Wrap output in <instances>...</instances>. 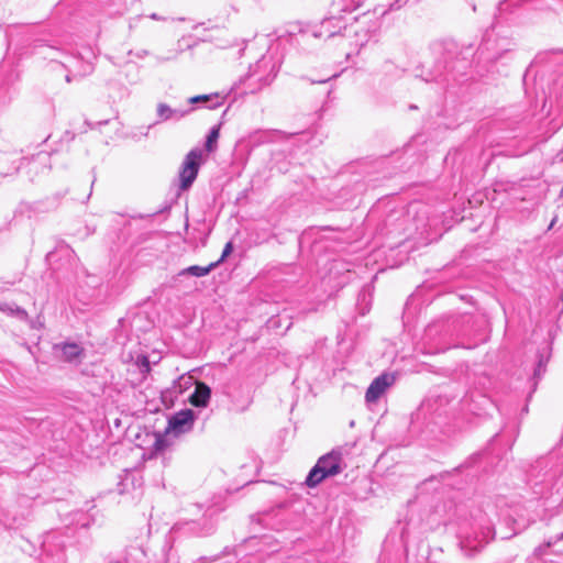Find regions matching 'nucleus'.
<instances>
[{
	"instance_id": "nucleus-31",
	"label": "nucleus",
	"mask_w": 563,
	"mask_h": 563,
	"mask_svg": "<svg viewBox=\"0 0 563 563\" xmlns=\"http://www.w3.org/2000/svg\"><path fill=\"white\" fill-rule=\"evenodd\" d=\"M563 539V533L561 534V537L559 538V540Z\"/></svg>"
},
{
	"instance_id": "nucleus-22",
	"label": "nucleus",
	"mask_w": 563,
	"mask_h": 563,
	"mask_svg": "<svg viewBox=\"0 0 563 563\" xmlns=\"http://www.w3.org/2000/svg\"><path fill=\"white\" fill-rule=\"evenodd\" d=\"M465 1L471 5L472 11H473L474 13H476V12H477L476 0H465Z\"/></svg>"
},
{
	"instance_id": "nucleus-26",
	"label": "nucleus",
	"mask_w": 563,
	"mask_h": 563,
	"mask_svg": "<svg viewBox=\"0 0 563 563\" xmlns=\"http://www.w3.org/2000/svg\"><path fill=\"white\" fill-rule=\"evenodd\" d=\"M150 18L153 20H161V18L156 13H152Z\"/></svg>"
},
{
	"instance_id": "nucleus-20",
	"label": "nucleus",
	"mask_w": 563,
	"mask_h": 563,
	"mask_svg": "<svg viewBox=\"0 0 563 563\" xmlns=\"http://www.w3.org/2000/svg\"><path fill=\"white\" fill-rule=\"evenodd\" d=\"M233 251V244L232 242H228L222 251L221 257L217 261L219 264L223 262Z\"/></svg>"
},
{
	"instance_id": "nucleus-8",
	"label": "nucleus",
	"mask_w": 563,
	"mask_h": 563,
	"mask_svg": "<svg viewBox=\"0 0 563 563\" xmlns=\"http://www.w3.org/2000/svg\"><path fill=\"white\" fill-rule=\"evenodd\" d=\"M179 529H183L185 532L191 533L196 537H206L211 534L216 525L210 517H203L201 520L188 521L184 523H178Z\"/></svg>"
},
{
	"instance_id": "nucleus-1",
	"label": "nucleus",
	"mask_w": 563,
	"mask_h": 563,
	"mask_svg": "<svg viewBox=\"0 0 563 563\" xmlns=\"http://www.w3.org/2000/svg\"><path fill=\"white\" fill-rule=\"evenodd\" d=\"M196 420V413L191 409H183L174 413L168 419V427L164 435L156 438L154 448L155 452H163L169 445L168 438L170 434L180 435L192 430Z\"/></svg>"
},
{
	"instance_id": "nucleus-12",
	"label": "nucleus",
	"mask_w": 563,
	"mask_h": 563,
	"mask_svg": "<svg viewBox=\"0 0 563 563\" xmlns=\"http://www.w3.org/2000/svg\"><path fill=\"white\" fill-rule=\"evenodd\" d=\"M219 265V262H214L209 264L208 266H199V265H192L189 267H186L179 272V276H195V277H202L207 276L212 269H214Z\"/></svg>"
},
{
	"instance_id": "nucleus-13",
	"label": "nucleus",
	"mask_w": 563,
	"mask_h": 563,
	"mask_svg": "<svg viewBox=\"0 0 563 563\" xmlns=\"http://www.w3.org/2000/svg\"><path fill=\"white\" fill-rule=\"evenodd\" d=\"M537 357H538V363H537V366L533 372V378L540 379L545 372L547 363L549 361L548 347L544 346V347L538 350Z\"/></svg>"
},
{
	"instance_id": "nucleus-25",
	"label": "nucleus",
	"mask_w": 563,
	"mask_h": 563,
	"mask_svg": "<svg viewBox=\"0 0 563 563\" xmlns=\"http://www.w3.org/2000/svg\"><path fill=\"white\" fill-rule=\"evenodd\" d=\"M143 366L145 367L146 371H150V364L146 357H143Z\"/></svg>"
},
{
	"instance_id": "nucleus-6",
	"label": "nucleus",
	"mask_w": 563,
	"mask_h": 563,
	"mask_svg": "<svg viewBox=\"0 0 563 563\" xmlns=\"http://www.w3.org/2000/svg\"><path fill=\"white\" fill-rule=\"evenodd\" d=\"M490 539H493V532L492 529L487 527L481 532V534H476L474 537L465 536L460 542L461 549L465 552L466 555L471 556L475 552L482 550Z\"/></svg>"
},
{
	"instance_id": "nucleus-5",
	"label": "nucleus",
	"mask_w": 563,
	"mask_h": 563,
	"mask_svg": "<svg viewBox=\"0 0 563 563\" xmlns=\"http://www.w3.org/2000/svg\"><path fill=\"white\" fill-rule=\"evenodd\" d=\"M202 159V151L200 148L191 150L185 157L179 170V188L188 190L197 178L199 167Z\"/></svg>"
},
{
	"instance_id": "nucleus-16",
	"label": "nucleus",
	"mask_w": 563,
	"mask_h": 563,
	"mask_svg": "<svg viewBox=\"0 0 563 563\" xmlns=\"http://www.w3.org/2000/svg\"><path fill=\"white\" fill-rule=\"evenodd\" d=\"M82 352V349L76 343H65L62 346V356L67 362L76 361Z\"/></svg>"
},
{
	"instance_id": "nucleus-28",
	"label": "nucleus",
	"mask_w": 563,
	"mask_h": 563,
	"mask_svg": "<svg viewBox=\"0 0 563 563\" xmlns=\"http://www.w3.org/2000/svg\"><path fill=\"white\" fill-rule=\"evenodd\" d=\"M278 132L277 131H273V132H267V136L271 139L272 136L276 135Z\"/></svg>"
},
{
	"instance_id": "nucleus-4",
	"label": "nucleus",
	"mask_w": 563,
	"mask_h": 563,
	"mask_svg": "<svg viewBox=\"0 0 563 563\" xmlns=\"http://www.w3.org/2000/svg\"><path fill=\"white\" fill-rule=\"evenodd\" d=\"M41 563H66L65 540L58 532L45 536L42 542Z\"/></svg>"
},
{
	"instance_id": "nucleus-3",
	"label": "nucleus",
	"mask_w": 563,
	"mask_h": 563,
	"mask_svg": "<svg viewBox=\"0 0 563 563\" xmlns=\"http://www.w3.org/2000/svg\"><path fill=\"white\" fill-rule=\"evenodd\" d=\"M278 71L277 63L272 56H262L250 66L247 79L258 84V89L272 84Z\"/></svg>"
},
{
	"instance_id": "nucleus-27",
	"label": "nucleus",
	"mask_w": 563,
	"mask_h": 563,
	"mask_svg": "<svg viewBox=\"0 0 563 563\" xmlns=\"http://www.w3.org/2000/svg\"><path fill=\"white\" fill-rule=\"evenodd\" d=\"M37 158H41L43 161H46L47 159V155L46 154H37Z\"/></svg>"
},
{
	"instance_id": "nucleus-7",
	"label": "nucleus",
	"mask_w": 563,
	"mask_h": 563,
	"mask_svg": "<svg viewBox=\"0 0 563 563\" xmlns=\"http://www.w3.org/2000/svg\"><path fill=\"white\" fill-rule=\"evenodd\" d=\"M393 374L384 373L376 377L366 390L365 399L367 402H375L385 393V390L395 383Z\"/></svg>"
},
{
	"instance_id": "nucleus-21",
	"label": "nucleus",
	"mask_w": 563,
	"mask_h": 563,
	"mask_svg": "<svg viewBox=\"0 0 563 563\" xmlns=\"http://www.w3.org/2000/svg\"><path fill=\"white\" fill-rule=\"evenodd\" d=\"M134 55L137 58H144L145 56L148 55V52L146 49H141V51L135 52Z\"/></svg>"
},
{
	"instance_id": "nucleus-23",
	"label": "nucleus",
	"mask_w": 563,
	"mask_h": 563,
	"mask_svg": "<svg viewBox=\"0 0 563 563\" xmlns=\"http://www.w3.org/2000/svg\"><path fill=\"white\" fill-rule=\"evenodd\" d=\"M558 1H559V3L556 5H548V8L553 9L555 11L562 9L563 8V0H558Z\"/></svg>"
},
{
	"instance_id": "nucleus-15",
	"label": "nucleus",
	"mask_w": 563,
	"mask_h": 563,
	"mask_svg": "<svg viewBox=\"0 0 563 563\" xmlns=\"http://www.w3.org/2000/svg\"><path fill=\"white\" fill-rule=\"evenodd\" d=\"M0 311L13 316L22 321H26L29 319L27 312L15 303L1 302Z\"/></svg>"
},
{
	"instance_id": "nucleus-2",
	"label": "nucleus",
	"mask_w": 563,
	"mask_h": 563,
	"mask_svg": "<svg viewBox=\"0 0 563 563\" xmlns=\"http://www.w3.org/2000/svg\"><path fill=\"white\" fill-rule=\"evenodd\" d=\"M342 470V454L339 451H331L319 457L316 465L310 470L306 484L309 487H314L327 477L340 474Z\"/></svg>"
},
{
	"instance_id": "nucleus-14",
	"label": "nucleus",
	"mask_w": 563,
	"mask_h": 563,
	"mask_svg": "<svg viewBox=\"0 0 563 563\" xmlns=\"http://www.w3.org/2000/svg\"><path fill=\"white\" fill-rule=\"evenodd\" d=\"M218 95H199L188 99V102L191 104L197 103H206L207 108L216 109L221 106V102L218 100Z\"/></svg>"
},
{
	"instance_id": "nucleus-11",
	"label": "nucleus",
	"mask_w": 563,
	"mask_h": 563,
	"mask_svg": "<svg viewBox=\"0 0 563 563\" xmlns=\"http://www.w3.org/2000/svg\"><path fill=\"white\" fill-rule=\"evenodd\" d=\"M211 397V388L203 382H197L194 393L189 396L192 406L203 408Z\"/></svg>"
},
{
	"instance_id": "nucleus-17",
	"label": "nucleus",
	"mask_w": 563,
	"mask_h": 563,
	"mask_svg": "<svg viewBox=\"0 0 563 563\" xmlns=\"http://www.w3.org/2000/svg\"><path fill=\"white\" fill-rule=\"evenodd\" d=\"M145 555L141 547H130L126 550L125 561L128 563H144Z\"/></svg>"
},
{
	"instance_id": "nucleus-18",
	"label": "nucleus",
	"mask_w": 563,
	"mask_h": 563,
	"mask_svg": "<svg viewBox=\"0 0 563 563\" xmlns=\"http://www.w3.org/2000/svg\"><path fill=\"white\" fill-rule=\"evenodd\" d=\"M194 384V378L189 375H181L177 380L173 384V391L175 394H183Z\"/></svg>"
},
{
	"instance_id": "nucleus-10",
	"label": "nucleus",
	"mask_w": 563,
	"mask_h": 563,
	"mask_svg": "<svg viewBox=\"0 0 563 563\" xmlns=\"http://www.w3.org/2000/svg\"><path fill=\"white\" fill-rule=\"evenodd\" d=\"M541 478L536 482V485L541 484L548 488H552L560 477H563V463H552L549 467L544 468V472L540 475Z\"/></svg>"
},
{
	"instance_id": "nucleus-30",
	"label": "nucleus",
	"mask_w": 563,
	"mask_h": 563,
	"mask_svg": "<svg viewBox=\"0 0 563 563\" xmlns=\"http://www.w3.org/2000/svg\"><path fill=\"white\" fill-rule=\"evenodd\" d=\"M554 222H555V220H553V221L551 222V224H550L549 229H551V228L554 225Z\"/></svg>"
},
{
	"instance_id": "nucleus-9",
	"label": "nucleus",
	"mask_w": 563,
	"mask_h": 563,
	"mask_svg": "<svg viewBox=\"0 0 563 563\" xmlns=\"http://www.w3.org/2000/svg\"><path fill=\"white\" fill-rule=\"evenodd\" d=\"M190 112H191V109H186V110L174 109V108L169 107L167 103L159 102L156 107V115H157L156 123L165 122V121H169V120L179 121L183 118H185L187 114H189Z\"/></svg>"
},
{
	"instance_id": "nucleus-19",
	"label": "nucleus",
	"mask_w": 563,
	"mask_h": 563,
	"mask_svg": "<svg viewBox=\"0 0 563 563\" xmlns=\"http://www.w3.org/2000/svg\"><path fill=\"white\" fill-rule=\"evenodd\" d=\"M219 139V128H212L206 140V150L212 152L216 147V143Z\"/></svg>"
},
{
	"instance_id": "nucleus-29",
	"label": "nucleus",
	"mask_w": 563,
	"mask_h": 563,
	"mask_svg": "<svg viewBox=\"0 0 563 563\" xmlns=\"http://www.w3.org/2000/svg\"><path fill=\"white\" fill-rule=\"evenodd\" d=\"M252 82H250V86H253L256 85V87L254 89H252V91H255L256 89H258V84L254 82L253 80H251Z\"/></svg>"
},
{
	"instance_id": "nucleus-24",
	"label": "nucleus",
	"mask_w": 563,
	"mask_h": 563,
	"mask_svg": "<svg viewBox=\"0 0 563 563\" xmlns=\"http://www.w3.org/2000/svg\"><path fill=\"white\" fill-rule=\"evenodd\" d=\"M424 81H427V82H429V81H439V76L430 75V76L424 78Z\"/></svg>"
}]
</instances>
